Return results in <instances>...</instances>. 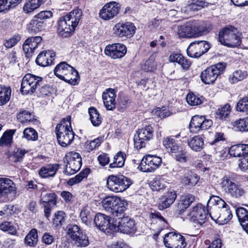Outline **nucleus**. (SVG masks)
Returning a JSON list of instances; mask_svg holds the SVG:
<instances>
[{
  "label": "nucleus",
  "instance_id": "9",
  "mask_svg": "<svg viewBox=\"0 0 248 248\" xmlns=\"http://www.w3.org/2000/svg\"><path fill=\"white\" fill-rule=\"evenodd\" d=\"M43 84L41 77L28 74L23 77L21 85L20 91L22 94H31L36 89Z\"/></svg>",
  "mask_w": 248,
  "mask_h": 248
},
{
  "label": "nucleus",
  "instance_id": "47",
  "mask_svg": "<svg viewBox=\"0 0 248 248\" xmlns=\"http://www.w3.org/2000/svg\"><path fill=\"white\" fill-rule=\"evenodd\" d=\"M247 76V72L246 71L237 70L230 76L229 81L232 84H234L244 79Z\"/></svg>",
  "mask_w": 248,
  "mask_h": 248
},
{
  "label": "nucleus",
  "instance_id": "43",
  "mask_svg": "<svg viewBox=\"0 0 248 248\" xmlns=\"http://www.w3.org/2000/svg\"><path fill=\"white\" fill-rule=\"evenodd\" d=\"M90 119L94 126H98L102 122V118L98 110L94 107H91L88 109Z\"/></svg>",
  "mask_w": 248,
  "mask_h": 248
},
{
  "label": "nucleus",
  "instance_id": "63",
  "mask_svg": "<svg viewBox=\"0 0 248 248\" xmlns=\"http://www.w3.org/2000/svg\"><path fill=\"white\" fill-rule=\"evenodd\" d=\"M154 113L162 119L170 116L172 112L170 111L168 108L163 107L162 108H158L155 109Z\"/></svg>",
  "mask_w": 248,
  "mask_h": 248
},
{
  "label": "nucleus",
  "instance_id": "62",
  "mask_svg": "<svg viewBox=\"0 0 248 248\" xmlns=\"http://www.w3.org/2000/svg\"><path fill=\"white\" fill-rule=\"evenodd\" d=\"M104 140V138L103 137H100L96 138L88 143L86 145V149L89 151H91L93 149L98 147Z\"/></svg>",
  "mask_w": 248,
  "mask_h": 248
},
{
  "label": "nucleus",
  "instance_id": "33",
  "mask_svg": "<svg viewBox=\"0 0 248 248\" xmlns=\"http://www.w3.org/2000/svg\"><path fill=\"white\" fill-rule=\"evenodd\" d=\"M73 68L66 62H62L57 65L54 73L56 77L63 80L69 73L72 72Z\"/></svg>",
  "mask_w": 248,
  "mask_h": 248
},
{
  "label": "nucleus",
  "instance_id": "53",
  "mask_svg": "<svg viewBox=\"0 0 248 248\" xmlns=\"http://www.w3.org/2000/svg\"><path fill=\"white\" fill-rule=\"evenodd\" d=\"M235 130L240 131H248V118L240 119L233 122Z\"/></svg>",
  "mask_w": 248,
  "mask_h": 248
},
{
  "label": "nucleus",
  "instance_id": "54",
  "mask_svg": "<svg viewBox=\"0 0 248 248\" xmlns=\"http://www.w3.org/2000/svg\"><path fill=\"white\" fill-rule=\"evenodd\" d=\"M22 0H4V3L0 7V13L5 12L11 8L15 7Z\"/></svg>",
  "mask_w": 248,
  "mask_h": 248
},
{
  "label": "nucleus",
  "instance_id": "55",
  "mask_svg": "<svg viewBox=\"0 0 248 248\" xmlns=\"http://www.w3.org/2000/svg\"><path fill=\"white\" fill-rule=\"evenodd\" d=\"M38 137V133L33 128H26L24 130L23 137L28 140H37Z\"/></svg>",
  "mask_w": 248,
  "mask_h": 248
},
{
  "label": "nucleus",
  "instance_id": "25",
  "mask_svg": "<svg viewBox=\"0 0 248 248\" xmlns=\"http://www.w3.org/2000/svg\"><path fill=\"white\" fill-rule=\"evenodd\" d=\"M178 172L183 175L181 178V182L186 187L189 188L193 187L198 183L199 180L197 174L186 168H181Z\"/></svg>",
  "mask_w": 248,
  "mask_h": 248
},
{
  "label": "nucleus",
  "instance_id": "13",
  "mask_svg": "<svg viewBox=\"0 0 248 248\" xmlns=\"http://www.w3.org/2000/svg\"><path fill=\"white\" fill-rule=\"evenodd\" d=\"M212 120L206 119L203 116L195 115L190 120L189 129L191 133H198L208 129L212 126Z\"/></svg>",
  "mask_w": 248,
  "mask_h": 248
},
{
  "label": "nucleus",
  "instance_id": "22",
  "mask_svg": "<svg viewBox=\"0 0 248 248\" xmlns=\"http://www.w3.org/2000/svg\"><path fill=\"white\" fill-rule=\"evenodd\" d=\"M191 22L194 38L206 35L213 29L212 24L209 21L194 20Z\"/></svg>",
  "mask_w": 248,
  "mask_h": 248
},
{
  "label": "nucleus",
  "instance_id": "32",
  "mask_svg": "<svg viewBox=\"0 0 248 248\" xmlns=\"http://www.w3.org/2000/svg\"><path fill=\"white\" fill-rule=\"evenodd\" d=\"M195 196L190 194H186L181 196L177 203V211L179 214H182L195 201Z\"/></svg>",
  "mask_w": 248,
  "mask_h": 248
},
{
  "label": "nucleus",
  "instance_id": "56",
  "mask_svg": "<svg viewBox=\"0 0 248 248\" xmlns=\"http://www.w3.org/2000/svg\"><path fill=\"white\" fill-rule=\"evenodd\" d=\"M236 109L238 111L243 112L248 114V98L244 97L240 99L236 104Z\"/></svg>",
  "mask_w": 248,
  "mask_h": 248
},
{
  "label": "nucleus",
  "instance_id": "8",
  "mask_svg": "<svg viewBox=\"0 0 248 248\" xmlns=\"http://www.w3.org/2000/svg\"><path fill=\"white\" fill-rule=\"evenodd\" d=\"M67 233L71 238L74 246L81 248L89 245L88 237L78 225H69Z\"/></svg>",
  "mask_w": 248,
  "mask_h": 248
},
{
  "label": "nucleus",
  "instance_id": "60",
  "mask_svg": "<svg viewBox=\"0 0 248 248\" xmlns=\"http://www.w3.org/2000/svg\"><path fill=\"white\" fill-rule=\"evenodd\" d=\"M156 63L152 58H149L141 66V68L145 72H153L156 68Z\"/></svg>",
  "mask_w": 248,
  "mask_h": 248
},
{
  "label": "nucleus",
  "instance_id": "48",
  "mask_svg": "<svg viewBox=\"0 0 248 248\" xmlns=\"http://www.w3.org/2000/svg\"><path fill=\"white\" fill-rule=\"evenodd\" d=\"M90 173V170L86 169L82 170L79 173L74 177L70 178L67 182L69 186H73L80 183L84 178H86Z\"/></svg>",
  "mask_w": 248,
  "mask_h": 248
},
{
  "label": "nucleus",
  "instance_id": "37",
  "mask_svg": "<svg viewBox=\"0 0 248 248\" xmlns=\"http://www.w3.org/2000/svg\"><path fill=\"white\" fill-rule=\"evenodd\" d=\"M208 208L211 207L212 211L211 212L217 211L221 207L226 206L225 202L217 196H212L207 202Z\"/></svg>",
  "mask_w": 248,
  "mask_h": 248
},
{
  "label": "nucleus",
  "instance_id": "50",
  "mask_svg": "<svg viewBox=\"0 0 248 248\" xmlns=\"http://www.w3.org/2000/svg\"><path fill=\"white\" fill-rule=\"evenodd\" d=\"M11 90L9 88L0 86V106L5 104L10 100Z\"/></svg>",
  "mask_w": 248,
  "mask_h": 248
},
{
  "label": "nucleus",
  "instance_id": "6",
  "mask_svg": "<svg viewBox=\"0 0 248 248\" xmlns=\"http://www.w3.org/2000/svg\"><path fill=\"white\" fill-rule=\"evenodd\" d=\"M132 183L131 179L123 175H111L108 177L107 187L114 192H122L127 189Z\"/></svg>",
  "mask_w": 248,
  "mask_h": 248
},
{
  "label": "nucleus",
  "instance_id": "4",
  "mask_svg": "<svg viewBox=\"0 0 248 248\" xmlns=\"http://www.w3.org/2000/svg\"><path fill=\"white\" fill-rule=\"evenodd\" d=\"M104 209L114 217L121 216L128 207L127 202L117 196H108L102 202Z\"/></svg>",
  "mask_w": 248,
  "mask_h": 248
},
{
  "label": "nucleus",
  "instance_id": "45",
  "mask_svg": "<svg viewBox=\"0 0 248 248\" xmlns=\"http://www.w3.org/2000/svg\"><path fill=\"white\" fill-rule=\"evenodd\" d=\"M91 214V209L88 206L83 207L81 210L80 214L81 220L87 226L91 225L93 217Z\"/></svg>",
  "mask_w": 248,
  "mask_h": 248
},
{
  "label": "nucleus",
  "instance_id": "38",
  "mask_svg": "<svg viewBox=\"0 0 248 248\" xmlns=\"http://www.w3.org/2000/svg\"><path fill=\"white\" fill-rule=\"evenodd\" d=\"M187 143L189 147L196 152L201 151L204 145L203 140L200 136H195L188 140Z\"/></svg>",
  "mask_w": 248,
  "mask_h": 248
},
{
  "label": "nucleus",
  "instance_id": "21",
  "mask_svg": "<svg viewBox=\"0 0 248 248\" xmlns=\"http://www.w3.org/2000/svg\"><path fill=\"white\" fill-rule=\"evenodd\" d=\"M209 216L212 219L220 224L227 223L232 217V212L226 203V206L220 207L217 211L210 212Z\"/></svg>",
  "mask_w": 248,
  "mask_h": 248
},
{
  "label": "nucleus",
  "instance_id": "34",
  "mask_svg": "<svg viewBox=\"0 0 248 248\" xmlns=\"http://www.w3.org/2000/svg\"><path fill=\"white\" fill-rule=\"evenodd\" d=\"M229 153L231 156L233 157H241L248 154V144H239L232 146Z\"/></svg>",
  "mask_w": 248,
  "mask_h": 248
},
{
  "label": "nucleus",
  "instance_id": "39",
  "mask_svg": "<svg viewBox=\"0 0 248 248\" xmlns=\"http://www.w3.org/2000/svg\"><path fill=\"white\" fill-rule=\"evenodd\" d=\"M47 0H28L23 6V11L26 14H30L39 8Z\"/></svg>",
  "mask_w": 248,
  "mask_h": 248
},
{
  "label": "nucleus",
  "instance_id": "58",
  "mask_svg": "<svg viewBox=\"0 0 248 248\" xmlns=\"http://www.w3.org/2000/svg\"><path fill=\"white\" fill-rule=\"evenodd\" d=\"M0 229L4 232H8L9 233L14 235L17 232L16 227L12 222L4 221L0 224Z\"/></svg>",
  "mask_w": 248,
  "mask_h": 248
},
{
  "label": "nucleus",
  "instance_id": "3",
  "mask_svg": "<svg viewBox=\"0 0 248 248\" xmlns=\"http://www.w3.org/2000/svg\"><path fill=\"white\" fill-rule=\"evenodd\" d=\"M218 40L222 45L229 47H237L241 42L240 32L232 25H227L220 30Z\"/></svg>",
  "mask_w": 248,
  "mask_h": 248
},
{
  "label": "nucleus",
  "instance_id": "29",
  "mask_svg": "<svg viewBox=\"0 0 248 248\" xmlns=\"http://www.w3.org/2000/svg\"><path fill=\"white\" fill-rule=\"evenodd\" d=\"M55 53L51 50H45L40 52L37 56L35 62L37 64L45 67L53 63Z\"/></svg>",
  "mask_w": 248,
  "mask_h": 248
},
{
  "label": "nucleus",
  "instance_id": "7",
  "mask_svg": "<svg viewBox=\"0 0 248 248\" xmlns=\"http://www.w3.org/2000/svg\"><path fill=\"white\" fill-rule=\"evenodd\" d=\"M225 67V63L219 62L206 68L201 74L202 81L205 84L214 83L218 76L223 73Z\"/></svg>",
  "mask_w": 248,
  "mask_h": 248
},
{
  "label": "nucleus",
  "instance_id": "52",
  "mask_svg": "<svg viewBox=\"0 0 248 248\" xmlns=\"http://www.w3.org/2000/svg\"><path fill=\"white\" fill-rule=\"evenodd\" d=\"M17 117L21 123H31L35 120L33 115L27 110H23L17 114Z\"/></svg>",
  "mask_w": 248,
  "mask_h": 248
},
{
  "label": "nucleus",
  "instance_id": "28",
  "mask_svg": "<svg viewBox=\"0 0 248 248\" xmlns=\"http://www.w3.org/2000/svg\"><path fill=\"white\" fill-rule=\"evenodd\" d=\"M116 91L113 89H106L102 94L104 105L107 110H113L115 108Z\"/></svg>",
  "mask_w": 248,
  "mask_h": 248
},
{
  "label": "nucleus",
  "instance_id": "24",
  "mask_svg": "<svg viewBox=\"0 0 248 248\" xmlns=\"http://www.w3.org/2000/svg\"><path fill=\"white\" fill-rule=\"evenodd\" d=\"M114 218H111L109 216L101 213L97 214L94 218V222L97 227L103 232L106 230H113L114 227Z\"/></svg>",
  "mask_w": 248,
  "mask_h": 248
},
{
  "label": "nucleus",
  "instance_id": "41",
  "mask_svg": "<svg viewBox=\"0 0 248 248\" xmlns=\"http://www.w3.org/2000/svg\"><path fill=\"white\" fill-rule=\"evenodd\" d=\"M38 241L37 230L33 229L28 233L24 238V243L27 247H34Z\"/></svg>",
  "mask_w": 248,
  "mask_h": 248
},
{
  "label": "nucleus",
  "instance_id": "16",
  "mask_svg": "<svg viewBox=\"0 0 248 248\" xmlns=\"http://www.w3.org/2000/svg\"><path fill=\"white\" fill-rule=\"evenodd\" d=\"M210 47L209 43L206 41H195L189 45L187 53L191 58H199L207 52Z\"/></svg>",
  "mask_w": 248,
  "mask_h": 248
},
{
  "label": "nucleus",
  "instance_id": "42",
  "mask_svg": "<svg viewBox=\"0 0 248 248\" xmlns=\"http://www.w3.org/2000/svg\"><path fill=\"white\" fill-rule=\"evenodd\" d=\"M126 158L124 153L120 151L114 156L113 162L109 165L110 168H121L124 166Z\"/></svg>",
  "mask_w": 248,
  "mask_h": 248
},
{
  "label": "nucleus",
  "instance_id": "46",
  "mask_svg": "<svg viewBox=\"0 0 248 248\" xmlns=\"http://www.w3.org/2000/svg\"><path fill=\"white\" fill-rule=\"evenodd\" d=\"M16 131V129H10L5 131L0 139V145L1 146H10L13 140V136Z\"/></svg>",
  "mask_w": 248,
  "mask_h": 248
},
{
  "label": "nucleus",
  "instance_id": "17",
  "mask_svg": "<svg viewBox=\"0 0 248 248\" xmlns=\"http://www.w3.org/2000/svg\"><path fill=\"white\" fill-rule=\"evenodd\" d=\"M56 195L54 193H47L44 188L42 189L40 204L44 208L45 216L47 218L50 216L51 209L56 204Z\"/></svg>",
  "mask_w": 248,
  "mask_h": 248
},
{
  "label": "nucleus",
  "instance_id": "64",
  "mask_svg": "<svg viewBox=\"0 0 248 248\" xmlns=\"http://www.w3.org/2000/svg\"><path fill=\"white\" fill-rule=\"evenodd\" d=\"M178 153L174 154V158L178 162L182 163H186L187 159L186 152L185 150L182 149L180 150Z\"/></svg>",
  "mask_w": 248,
  "mask_h": 248
},
{
  "label": "nucleus",
  "instance_id": "14",
  "mask_svg": "<svg viewBox=\"0 0 248 248\" xmlns=\"http://www.w3.org/2000/svg\"><path fill=\"white\" fill-rule=\"evenodd\" d=\"M162 163V159L156 155H148L143 157L139 166L143 172H151L159 168Z\"/></svg>",
  "mask_w": 248,
  "mask_h": 248
},
{
  "label": "nucleus",
  "instance_id": "59",
  "mask_svg": "<svg viewBox=\"0 0 248 248\" xmlns=\"http://www.w3.org/2000/svg\"><path fill=\"white\" fill-rule=\"evenodd\" d=\"M203 98L193 93H188L186 96V101L191 106H197L202 102Z\"/></svg>",
  "mask_w": 248,
  "mask_h": 248
},
{
  "label": "nucleus",
  "instance_id": "49",
  "mask_svg": "<svg viewBox=\"0 0 248 248\" xmlns=\"http://www.w3.org/2000/svg\"><path fill=\"white\" fill-rule=\"evenodd\" d=\"M231 111V107L229 104H226L223 106L218 108L216 114L217 117L221 120H226L229 116Z\"/></svg>",
  "mask_w": 248,
  "mask_h": 248
},
{
  "label": "nucleus",
  "instance_id": "61",
  "mask_svg": "<svg viewBox=\"0 0 248 248\" xmlns=\"http://www.w3.org/2000/svg\"><path fill=\"white\" fill-rule=\"evenodd\" d=\"M236 214L240 224L246 222V220L248 219V211L243 207L237 208Z\"/></svg>",
  "mask_w": 248,
  "mask_h": 248
},
{
  "label": "nucleus",
  "instance_id": "36",
  "mask_svg": "<svg viewBox=\"0 0 248 248\" xmlns=\"http://www.w3.org/2000/svg\"><path fill=\"white\" fill-rule=\"evenodd\" d=\"M178 34L182 38H194L191 21L178 27Z\"/></svg>",
  "mask_w": 248,
  "mask_h": 248
},
{
  "label": "nucleus",
  "instance_id": "1",
  "mask_svg": "<svg viewBox=\"0 0 248 248\" xmlns=\"http://www.w3.org/2000/svg\"><path fill=\"white\" fill-rule=\"evenodd\" d=\"M55 133L58 143L62 147L71 144L74 139L75 133L71 127V117L63 119L55 127Z\"/></svg>",
  "mask_w": 248,
  "mask_h": 248
},
{
  "label": "nucleus",
  "instance_id": "26",
  "mask_svg": "<svg viewBox=\"0 0 248 248\" xmlns=\"http://www.w3.org/2000/svg\"><path fill=\"white\" fill-rule=\"evenodd\" d=\"M126 52V46L120 43L108 45L105 49V54L113 59L121 58L125 55Z\"/></svg>",
  "mask_w": 248,
  "mask_h": 248
},
{
  "label": "nucleus",
  "instance_id": "44",
  "mask_svg": "<svg viewBox=\"0 0 248 248\" xmlns=\"http://www.w3.org/2000/svg\"><path fill=\"white\" fill-rule=\"evenodd\" d=\"M166 186L167 182L165 178L163 177H155L150 183V187L153 191H159Z\"/></svg>",
  "mask_w": 248,
  "mask_h": 248
},
{
  "label": "nucleus",
  "instance_id": "19",
  "mask_svg": "<svg viewBox=\"0 0 248 248\" xmlns=\"http://www.w3.org/2000/svg\"><path fill=\"white\" fill-rule=\"evenodd\" d=\"M208 214V212L204 206L198 203L192 207L189 216L191 221L202 225L206 222Z\"/></svg>",
  "mask_w": 248,
  "mask_h": 248
},
{
  "label": "nucleus",
  "instance_id": "2",
  "mask_svg": "<svg viewBox=\"0 0 248 248\" xmlns=\"http://www.w3.org/2000/svg\"><path fill=\"white\" fill-rule=\"evenodd\" d=\"M82 15V10L76 8L65 16L61 17L58 22L60 32L68 34L73 32L78 24Z\"/></svg>",
  "mask_w": 248,
  "mask_h": 248
},
{
  "label": "nucleus",
  "instance_id": "15",
  "mask_svg": "<svg viewBox=\"0 0 248 248\" xmlns=\"http://www.w3.org/2000/svg\"><path fill=\"white\" fill-rule=\"evenodd\" d=\"M136 28L132 22L118 23L113 27V34L115 36L123 38H130L135 33Z\"/></svg>",
  "mask_w": 248,
  "mask_h": 248
},
{
  "label": "nucleus",
  "instance_id": "18",
  "mask_svg": "<svg viewBox=\"0 0 248 248\" xmlns=\"http://www.w3.org/2000/svg\"><path fill=\"white\" fill-rule=\"evenodd\" d=\"M15 183L8 178H0V201L7 199L10 195H15L16 193Z\"/></svg>",
  "mask_w": 248,
  "mask_h": 248
},
{
  "label": "nucleus",
  "instance_id": "57",
  "mask_svg": "<svg viewBox=\"0 0 248 248\" xmlns=\"http://www.w3.org/2000/svg\"><path fill=\"white\" fill-rule=\"evenodd\" d=\"M65 221V213L63 211H58L54 215L53 224L56 227L61 226Z\"/></svg>",
  "mask_w": 248,
  "mask_h": 248
},
{
  "label": "nucleus",
  "instance_id": "5",
  "mask_svg": "<svg viewBox=\"0 0 248 248\" xmlns=\"http://www.w3.org/2000/svg\"><path fill=\"white\" fill-rule=\"evenodd\" d=\"M219 185L223 191L232 198L239 199L245 193L242 186L235 183L229 176H223L220 180Z\"/></svg>",
  "mask_w": 248,
  "mask_h": 248
},
{
  "label": "nucleus",
  "instance_id": "30",
  "mask_svg": "<svg viewBox=\"0 0 248 248\" xmlns=\"http://www.w3.org/2000/svg\"><path fill=\"white\" fill-rule=\"evenodd\" d=\"M177 197L175 191H168L159 199L158 207L159 210H163L169 207L175 201Z\"/></svg>",
  "mask_w": 248,
  "mask_h": 248
},
{
  "label": "nucleus",
  "instance_id": "12",
  "mask_svg": "<svg viewBox=\"0 0 248 248\" xmlns=\"http://www.w3.org/2000/svg\"><path fill=\"white\" fill-rule=\"evenodd\" d=\"M119 216L115 219L114 231H119L125 234H131L135 233L136 228L135 221L128 217Z\"/></svg>",
  "mask_w": 248,
  "mask_h": 248
},
{
  "label": "nucleus",
  "instance_id": "51",
  "mask_svg": "<svg viewBox=\"0 0 248 248\" xmlns=\"http://www.w3.org/2000/svg\"><path fill=\"white\" fill-rule=\"evenodd\" d=\"M79 78L78 72L73 68L72 72L69 73L63 80L71 85H76L78 84Z\"/></svg>",
  "mask_w": 248,
  "mask_h": 248
},
{
  "label": "nucleus",
  "instance_id": "10",
  "mask_svg": "<svg viewBox=\"0 0 248 248\" xmlns=\"http://www.w3.org/2000/svg\"><path fill=\"white\" fill-rule=\"evenodd\" d=\"M66 165L65 172L68 175H72L78 171L82 165V161L79 154L75 152L67 153L65 156Z\"/></svg>",
  "mask_w": 248,
  "mask_h": 248
},
{
  "label": "nucleus",
  "instance_id": "20",
  "mask_svg": "<svg viewBox=\"0 0 248 248\" xmlns=\"http://www.w3.org/2000/svg\"><path fill=\"white\" fill-rule=\"evenodd\" d=\"M164 242L165 246L170 248H184L186 246L185 238L174 232L166 234Z\"/></svg>",
  "mask_w": 248,
  "mask_h": 248
},
{
  "label": "nucleus",
  "instance_id": "27",
  "mask_svg": "<svg viewBox=\"0 0 248 248\" xmlns=\"http://www.w3.org/2000/svg\"><path fill=\"white\" fill-rule=\"evenodd\" d=\"M42 38L41 36L28 37L23 44L22 48L26 57L30 58L32 55L35 50L41 43Z\"/></svg>",
  "mask_w": 248,
  "mask_h": 248
},
{
  "label": "nucleus",
  "instance_id": "31",
  "mask_svg": "<svg viewBox=\"0 0 248 248\" xmlns=\"http://www.w3.org/2000/svg\"><path fill=\"white\" fill-rule=\"evenodd\" d=\"M169 60L170 62H176L179 64L184 70H187L191 65V62L189 60L179 53H172L170 54Z\"/></svg>",
  "mask_w": 248,
  "mask_h": 248
},
{
  "label": "nucleus",
  "instance_id": "11",
  "mask_svg": "<svg viewBox=\"0 0 248 248\" xmlns=\"http://www.w3.org/2000/svg\"><path fill=\"white\" fill-rule=\"evenodd\" d=\"M153 136L154 130L151 125L139 129L134 139L135 147L137 149L145 147L146 142L152 139Z\"/></svg>",
  "mask_w": 248,
  "mask_h": 248
},
{
  "label": "nucleus",
  "instance_id": "40",
  "mask_svg": "<svg viewBox=\"0 0 248 248\" xmlns=\"http://www.w3.org/2000/svg\"><path fill=\"white\" fill-rule=\"evenodd\" d=\"M44 25L43 21H40L34 17L27 25V29L31 33H37L42 30Z\"/></svg>",
  "mask_w": 248,
  "mask_h": 248
},
{
  "label": "nucleus",
  "instance_id": "23",
  "mask_svg": "<svg viewBox=\"0 0 248 248\" xmlns=\"http://www.w3.org/2000/svg\"><path fill=\"white\" fill-rule=\"evenodd\" d=\"M120 7L115 1H110L106 3L99 12L100 17L105 20L112 19L119 13Z\"/></svg>",
  "mask_w": 248,
  "mask_h": 248
},
{
  "label": "nucleus",
  "instance_id": "35",
  "mask_svg": "<svg viewBox=\"0 0 248 248\" xmlns=\"http://www.w3.org/2000/svg\"><path fill=\"white\" fill-rule=\"evenodd\" d=\"M59 168L57 164H50L41 167L39 171L40 176L42 178L53 177L56 173Z\"/></svg>",
  "mask_w": 248,
  "mask_h": 248
}]
</instances>
